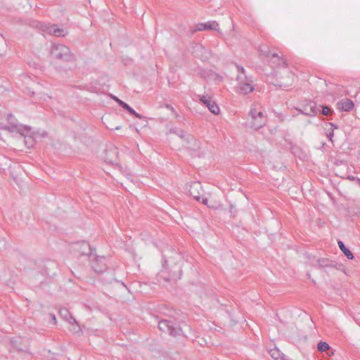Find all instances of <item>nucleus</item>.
<instances>
[{
	"label": "nucleus",
	"instance_id": "6",
	"mask_svg": "<svg viewBox=\"0 0 360 360\" xmlns=\"http://www.w3.org/2000/svg\"><path fill=\"white\" fill-rule=\"evenodd\" d=\"M89 260L91 262V267L95 272L100 274L106 269L105 257L98 256L97 260L94 257L89 258Z\"/></svg>",
	"mask_w": 360,
	"mask_h": 360
},
{
	"label": "nucleus",
	"instance_id": "13",
	"mask_svg": "<svg viewBox=\"0 0 360 360\" xmlns=\"http://www.w3.org/2000/svg\"><path fill=\"white\" fill-rule=\"evenodd\" d=\"M207 107L210 110V111L212 112L214 115H219L220 112V109L219 106L213 101Z\"/></svg>",
	"mask_w": 360,
	"mask_h": 360
},
{
	"label": "nucleus",
	"instance_id": "15",
	"mask_svg": "<svg viewBox=\"0 0 360 360\" xmlns=\"http://www.w3.org/2000/svg\"><path fill=\"white\" fill-rule=\"evenodd\" d=\"M114 98L124 108H125L126 110L129 111L131 113H134V111L133 110V109L131 108H130L127 103H125L124 102H123L121 100L118 99L117 98L115 97Z\"/></svg>",
	"mask_w": 360,
	"mask_h": 360
},
{
	"label": "nucleus",
	"instance_id": "16",
	"mask_svg": "<svg viewBox=\"0 0 360 360\" xmlns=\"http://www.w3.org/2000/svg\"><path fill=\"white\" fill-rule=\"evenodd\" d=\"M200 101L203 103L206 106L210 104V103L212 101V98L207 96H202L200 97Z\"/></svg>",
	"mask_w": 360,
	"mask_h": 360
},
{
	"label": "nucleus",
	"instance_id": "20",
	"mask_svg": "<svg viewBox=\"0 0 360 360\" xmlns=\"http://www.w3.org/2000/svg\"><path fill=\"white\" fill-rule=\"evenodd\" d=\"M333 135H334L333 130H332V131L328 134V136L331 141H333L332 138H333Z\"/></svg>",
	"mask_w": 360,
	"mask_h": 360
},
{
	"label": "nucleus",
	"instance_id": "19",
	"mask_svg": "<svg viewBox=\"0 0 360 360\" xmlns=\"http://www.w3.org/2000/svg\"><path fill=\"white\" fill-rule=\"evenodd\" d=\"M217 25H217V24H216V23H214V24H213V26H212L211 25H205V28H206V29H215V28L217 27Z\"/></svg>",
	"mask_w": 360,
	"mask_h": 360
},
{
	"label": "nucleus",
	"instance_id": "21",
	"mask_svg": "<svg viewBox=\"0 0 360 360\" xmlns=\"http://www.w3.org/2000/svg\"><path fill=\"white\" fill-rule=\"evenodd\" d=\"M51 316L53 318V320L56 321V316L54 314H51Z\"/></svg>",
	"mask_w": 360,
	"mask_h": 360
},
{
	"label": "nucleus",
	"instance_id": "7",
	"mask_svg": "<svg viewBox=\"0 0 360 360\" xmlns=\"http://www.w3.org/2000/svg\"><path fill=\"white\" fill-rule=\"evenodd\" d=\"M238 89L242 94H246L251 93L255 89L253 81L248 79L241 80L239 83Z\"/></svg>",
	"mask_w": 360,
	"mask_h": 360
},
{
	"label": "nucleus",
	"instance_id": "5",
	"mask_svg": "<svg viewBox=\"0 0 360 360\" xmlns=\"http://www.w3.org/2000/svg\"><path fill=\"white\" fill-rule=\"evenodd\" d=\"M250 127L254 129H258L266 124V117L260 108H254L251 110Z\"/></svg>",
	"mask_w": 360,
	"mask_h": 360
},
{
	"label": "nucleus",
	"instance_id": "23",
	"mask_svg": "<svg viewBox=\"0 0 360 360\" xmlns=\"http://www.w3.org/2000/svg\"><path fill=\"white\" fill-rule=\"evenodd\" d=\"M71 319H72L74 322H76L75 319L71 317Z\"/></svg>",
	"mask_w": 360,
	"mask_h": 360
},
{
	"label": "nucleus",
	"instance_id": "4",
	"mask_svg": "<svg viewBox=\"0 0 360 360\" xmlns=\"http://www.w3.org/2000/svg\"><path fill=\"white\" fill-rule=\"evenodd\" d=\"M159 329L169 335L176 337L180 334L181 328L179 324L170 319H162L158 321Z\"/></svg>",
	"mask_w": 360,
	"mask_h": 360
},
{
	"label": "nucleus",
	"instance_id": "24",
	"mask_svg": "<svg viewBox=\"0 0 360 360\" xmlns=\"http://www.w3.org/2000/svg\"><path fill=\"white\" fill-rule=\"evenodd\" d=\"M64 311H65L66 314H68V311L66 309H65V310H64Z\"/></svg>",
	"mask_w": 360,
	"mask_h": 360
},
{
	"label": "nucleus",
	"instance_id": "18",
	"mask_svg": "<svg viewBox=\"0 0 360 360\" xmlns=\"http://www.w3.org/2000/svg\"><path fill=\"white\" fill-rule=\"evenodd\" d=\"M270 354L272 358L275 360H278L279 352L278 350H271Z\"/></svg>",
	"mask_w": 360,
	"mask_h": 360
},
{
	"label": "nucleus",
	"instance_id": "22",
	"mask_svg": "<svg viewBox=\"0 0 360 360\" xmlns=\"http://www.w3.org/2000/svg\"><path fill=\"white\" fill-rule=\"evenodd\" d=\"M120 129H121V127H120V126L116 127L115 128V129H117V130Z\"/></svg>",
	"mask_w": 360,
	"mask_h": 360
},
{
	"label": "nucleus",
	"instance_id": "10",
	"mask_svg": "<svg viewBox=\"0 0 360 360\" xmlns=\"http://www.w3.org/2000/svg\"><path fill=\"white\" fill-rule=\"evenodd\" d=\"M118 153L116 148H111L105 152L104 159L110 162L117 161Z\"/></svg>",
	"mask_w": 360,
	"mask_h": 360
},
{
	"label": "nucleus",
	"instance_id": "2",
	"mask_svg": "<svg viewBox=\"0 0 360 360\" xmlns=\"http://www.w3.org/2000/svg\"><path fill=\"white\" fill-rule=\"evenodd\" d=\"M188 193L195 200L207 205L213 210H221V205L217 200H210L204 197V191L202 185L198 182H193L186 186Z\"/></svg>",
	"mask_w": 360,
	"mask_h": 360
},
{
	"label": "nucleus",
	"instance_id": "12",
	"mask_svg": "<svg viewBox=\"0 0 360 360\" xmlns=\"http://www.w3.org/2000/svg\"><path fill=\"white\" fill-rule=\"evenodd\" d=\"M338 246L343 254L347 257L349 259H354V255L352 252L345 245L344 243L342 240L338 241Z\"/></svg>",
	"mask_w": 360,
	"mask_h": 360
},
{
	"label": "nucleus",
	"instance_id": "17",
	"mask_svg": "<svg viewBox=\"0 0 360 360\" xmlns=\"http://www.w3.org/2000/svg\"><path fill=\"white\" fill-rule=\"evenodd\" d=\"M332 113V110L328 106H323L322 108V114L329 115Z\"/></svg>",
	"mask_w": 360,
	"mask_h": 360
},
{
	"label": "nucleus",
	"instance_id": "8",
	"mask_svg": "<svg viewBox=\"0 0 360 360\" xmlns=\"http://www.w3.org/2000/svg\"><path fill=\"white\" fill-rule=\"evenodd\" d=\"M221 205V210H217L222 213L224 216L233 217L236 214V207L233 204H229L228 207H224L223 205L217 200Z\"/></svg>",
	"mask_w": 360,
	"mask_h": 360
},
{
	"label": "nucleus",
	"instance_id": "9",
	"mask_svg": "<svg viewBox=\"0 0 360 360\" xmlns=\"http://www.w3.org/2000/svg\"><path fill=\"white\" fill-rule=\"evenodd\" d=\"M317 264L320 268L326 269V268H337V263L333 261H331L328 259L321 258L317 261Z\"/></svg>",
	"mask_w": 360,
	"mask_h": 360
},
{
	"label": "nucleus",
	"instance_id": "14",
	"mask_svg": "<svg viewBox=\"0 0 360 360\" xmlns=\"http://www.w3.org/2000/svg\"><path fill=\"white\" fill-rule=\"evenodd\" d=\"M330 349V346L326 342H323V341H321L320 342L318 343L317 345V349L319 351V352H326L327 350H328Z\"/></svg>",
	"mask_w": 360,
	"mask_h": 360
},
{
	"label": "nucleus",
	"instance_id": "3",
	"mask_svg": "<svg viewBox=\"0 0 360 360\" xmlns=\"http://www.w3.org/2000/svg\"><path fill=\"white\" fill-rule=\"evenodd\" d=\"M95 248H93L86 240L74 242L70 245V252L77 257L87 256L89 258L94 257L98 259V255L95 253Z\"/></svg>",
	"mask_w": 360,
	"mask_h": 360
},
{
	"label": "nucleus",
	"instance_id": "1",
	"mask_svg": "<svg viewBox=\"0 0 360 360\" xmlns=\"http://www.w3.org/2000/svg\"><path fill=\"white\" fill-rule=\"evenodd\" d=\"M174 257L170 258V263L173 262L172 261V259L175 260L176 257H179V255L177 252H174ZM168 262L169 261L167 259H164V263L162 264L163 269L160 271L158 276L159 281H160L161 279L165 282L176 281L181 278L182 274L181 265L177 262H174L173 266L169 267Z\"/></svg>",
	"mask_w": 360,
	"mask_h": 360
},
{
	"label": "nucleus",
	"instance_id": "11",
	"mask_svg": "<svg viewBox=\"0 0 360 360\" xmlns=\"http://www.w3.org/2000/svg\"><path fill=\"white\" fill-rule=\"evenodd\" d=\"M338 108L345 111H349L354 108V103L349 99L342 101L338 104Z\"/></svg>",
	"mask_w": 360,
	"mask_h": 360
}]
</instances>
